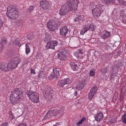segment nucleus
<instances>
[{
  "label": "nucleus",
  "mask_w": 126,
  "mask_h": 126,
  "mask_svg": "<svg viewBox=\"0 0 126 126\" xmlns=\"http://www.w3.org/2000/svg\"><path fill=\"white\" fill-rule=\"evenodd\" d=\"M44 95L46 98H50L52 96L51 93L48 90L45 91Z\"/></svg>",
  "instance_id": "4be33fe9"
},
{
  "label": "nucleus",
  "mask_w": 126,
  "mask_h": 126,
  "mask_svg": "<svg viewBox=\"0 0 126 126\" xmlns=\"http://www.w3.org/2000/svg\"><path fill=\"white\" fill-rule=\"evenodd\" d=\"M63 113V110L61 109L59 110H51L48 112L44 117L43 119H45L48 118H49L51 117L54 116L56 115L59 114L60 116L62 115Z\"/></svg>",
  "instance_id": "0eeeda50"
},
{
  "label": "nucleus",
  "mask_w": 126,
  "mask_h": 126,
  "mask_svg": "<svg viewBox=\"0 0 126 126\" xmlns=\"http://www.w3.org/2000/svg\"><path fill=\"white\" fill-rule=\"evenodd\" d=\"M82 55V53L80 52H76L75 54V56L77 58L81 57Z\"/></svg>",
  "instance_id": "c756f323"
},
{
  "label": "nucleus",
  "mask_w": 126,
  "mask_h": 126,
  "mask_svg": "<svg viewBox=\"0 0 126 126\" xmlns=\"http://www.w3.org/2000/svg\"><path fill=\"white\" fill-rule=\"evenodd\" d=\"M17 126H27L25 123H21Z\"/></svg>",
  "instance_id": "58836bf2"
},
{
  "label": "nucleus",
  "mask_w": 126,
  "mask_h": 126,
  "mask_svg": "<svg viewBox=\"0 0 126 126\" xmlns=\"http://www.w3.org/2000/svg\"><path fill=\"white\" fill-rule=\"evenodd\" d=\"M0 69L2 71H7L9 70L8 64L3 63L0 65Z\"/></svg>",
  "instance_id": "dca6fc26"
},
{
  "label": "nucleus",
  "mask_w": 126,
  "mask_h": 126,
  "mask_svg": "<svg viewBox=\"0 0 126 126\" xmlns=\"http://www.w3.org/2000/svg\"><path fill=\"white\" fill-rule=\"evenodd\" d=\"M21 59L19 57H16L14 58L11 61L8 63L9 70L12 69H15L17 66L18 64L20 63Z\"/></svg>",
  "instance_id": "20e7f679"
},
{
  "label": "nucleus",
  "mask_w": 126,
  "mask_h": 126,
  "mask_svg": "<svg viewBox=\"0 0 126 126\" xmlns=\"http://www.w3.org/2000/svg\"><path fill=\"white\" fill-rule=\"evenodd\" d=\"M40 9L41 10V8H40Z\"/></svg>",
  "instance_id": "5fc2aeb1"
},
{
  "label": "nucleus",
  "mask_w": 126,
  "mask_h": 126,
  "mask_svg": "<svg viewBox=\"0 0 126 126\" xmlns=\"http://www.w3.org/2000/svg\"><path fill=\"white\" fill-rule=\"evenodd\" d=\"M60 33L63 36H65L67 33L68 30L66 27H63L60 30Z\"/></svg>",
  "instance_id": "6ab92c4d"
},
{
  "label": "nucleus",
  "mask_w": 126,
  "mask_h": 126,
  "mask_svg": "<svg viewBox=\"0 0 126 126\" xmlns=\"http://www.w3.org/2000/svg\"><path fill=\"white\" fill-rule=\"evenodd\" d=\"M66 53V51L63 50L58 52V58L61 60H65L66 57V55L65 54Z\"/></svg>",
  "instance_id": "4468645a"
},
{
  "label": "nucleus",
  "mask_w": 126,
  "mask_h": 126,
  "mask_svg": "<svg viewBox=\"0 0 126 126\" xmlns=\"http://www.w3.org/2000/svg\"><path fill=\"white\" fill-rule=\"evenodd\" d=\"M18 14V11L16 9L9 7H8L7 15L9 18L12 19H16V16Z\"/></svg>",
  "instance_id": "39448f33"
},
{
  "label": "nucleus",
  "mask_w": 126,
  "mask_h": 126,
  "mask_svg": "<svg viewBox=\"0 0 126 126\" xmlns=\"http://www.w3.org/2000/svg\"><path fill=\"white\" fill-rule=\"evenodd\" d=\"M50 36L49 35H46V36L44 38V40L45 41H48L50 40Z\"/></svg>",
  "instance_id": "2f4dec72"
},
{
  "label": "nucleus",
  "mask_w": 126,
  "mask_h": 126,
  "mask_svg": "<svg viewBox=\"0 0 126 126\" xmlns=\"http://www.w3.org/2000/svg\"><path fill=\"white\" fill-rule=\"evenodd\" d=\"M27 94L29 99L33 102L37 103L39 101V96L36 92L32 91H28Z\"/></svg>",
  "instance_id": "7ed1b4c3"
},
{
  "label": "nucleus",
  "mask_w": 126,
  "mask_h": 126,
  "mask_svg": "<svg viewBox=\"0 0 126 126\" xmlns=\"http://www.w3.org/2000/svg\"><path fill=\"white\" fill-rule=\"evenodd\" d=\"M26 54L28 55L29 53L30 52V47L27 44H26Z\"/></svg>",
  "instance_id": "cd10ccee"
},
{
  "label": "nucleus",
  "mask_w": 126,
  "mask_h": 126,
  "mask_svg": "<svg viewBox=\"0 0 126 126\" xmlns=\"http://www.w3.org/2000/svg\"><path fill=\"white\" fill-rule=\"evenodd\" d=\"M82 123L79 120V121L77 123V125L78 126H80V125L82 124Z\"/></svg>",
  "instance_id": "ea45409f"
},
{
  "label": "nucleus",
  "mask_w": 126,
  "mask_h": 126,
  "mask_svg": "<svg viewBox=\"0 0 126 126\" xmlns=\"http://www.w3.org/2000/svg\"><path fill=\"white\" fill-rule=\"evenodd\" d=\"M74 94L75 95L77 96V91H75L74 92Z\"/></svg>",
  "instance_id": "8fccbe9b"
},
{
  "label": "nucleus",
  "mask_w": 126,
  "mask_h": 126,
  "mask_svg": "<svg viewBox=\"0 0 126 126\" xmlns=\"http://www.w3.org/2000/svg\"><path fill=\"white\" fill-rule=\"evenodd\" d=\"M76 63V62H71L69 63V65L70 66L71 69L73 71H75L77 69L78 67Z\"/></svg>",
  "instance_id": "412c9836"
},
{
  "label": "nucleus",
  "mask_w": 126,
  "mask_h": 126,
  "mask_svg": "<svg viewBox=\"0 0 126 126\" xmlns=\"http://www.w3.org/2000/svg\"><path fill=\"white\" fill-rule=\"evenodd\" d=\"M117 120V118H113L111 119L110 120L109 119L110 122L111 123H115Z\"/></svg>",
  "instance_id": "473e14b6"
},
{
  "label": "nucleus",
  "mask_w": 126,
  "mask_h": 126,
  "mask_svg": "<svg viewBox=\"0 0 126 126\" xmlns=\"http://www.w3.org/2000/svg\"><path fill=\"white\" fill-rule=\"evenodd\" d=\"M11 115H12L13 116V114H11Z\"/></svg>",
  "instance_id": "603ef678"
},
{
  "label": "nucleus",
  "mask_w": 126,
  "mask_h": 126,
  "mask_svg": "<svg viewBox=\"0 0 126 126\" xmlns=\"http://www.w3.org/2000/svg\"><path fill=\"white\" fill-rule=\"evenodd\" d=\"M94 29V25L86 24L83 26V28L80 32V34L83 35L85 32L89 30L91 31H93Z\"/></svg>",
  "instance_id": "9d476101"
},
{
  "label": "nucleus",
  "mask_w": 126,
  "mask_h": 126,
  "mask_svg": "<svg viewBox=\"0 0 126 126\" xmlns=\"http://www.w3.org/2000/svg\"><path fill=\"white\" fill-rule=\"evenodd\" d=\"M102 36L104 39L108 38L110 35V33L106 31H103L102 32Z\"/></svg>",
  "instance_id": "aec40b11"
},
{
  "label": "nucleus",
  "mask_w": 126,
  "mask_h": 126,
  "mask_svg": "<svg viewBox=\"0 0 126 126\" xmlns=\"http://www.w3.org/2000/svg\"><path fill=\"white\" fill-rule=\"evenodd\" d=\"M71 82V80L68 78L60 80L59 81L58 85V86L63 87L66 85L69 84Z\"/></svg>",
  "instance_id": "ddd939ff"
},
{
  "label": "nucleus",
  "mask_w": 126,
  "mask_h": 126,
  "mask_svg": "<svg viewBox=\"0 0 126 126\" xmlns=\"http://www.w3.org/2000/svg\"><path fill=\"white\" fill-rule=\"evenodd\" d=\"M58 44V43L56 41H49L47 43L46 48L47 49L49 48L55 49V47Z\"/></svg>",
  "instance_id": "f8f14e48"
},
{
  "label": "nucleus",
  "mask_w": 126,
  "mask_h": 126,
  "mask_svg": "<svg viewBox=\"0 0 126 126\" xmlns=\"http://www.w3.org/2000/svg\"><path fill=\"white\" fill-rule=\"evenodd\" d=\"M84 16L82 15H77L74 19L75 22H81L84 19Z\"/></svg>",
  "instance_id": "a211bd4d"
},
{
  "label": "nucleus",
  "mask_w": 126,
  "mask_h": 126,
  "mask_svg": "<svg viewBox=\"0 0 126 126\" xmlns=\"http://www.w3.org/2000/svg\"><path fill=\"white\" fill-rule=\"evenodd\" d=\"M122 122L124 124H126V113L125 112L124 114L122 115L121 118Z\"/></svg>",
  "instance_id": "a878e982"
},
{
  "label": "nucleus",
  "mask_w": 126,
  "mask_h": 126,
  "mask_svg": "<svg viewBox=\"0 0 126 126\" xmlns=\"http://www.w3.org/2000/svg\"><path fill=\"white\" fill-rule=\"evenodd\" d=\"M120 125H118L117 126H119Z\"/></svg>",
  "instance_id": "864d4df0"
},
{
  "label": "nucleus",
  "mask_w": 126,
  "mask_h": 126,
  "mask_svg": "<svg viewBox=\"0 0 126 126\" xmlns=\"http://www.w3.org/2000/svg\"><path fill=\"white\" fill-rule=\"evenodd\" d=\"M95 70L94 69H92L90 71L89 75L90 76H93L95 75Z\"/></svg>",
  "instance_id": "c85d7f7f"
},
{
  "label": "nucleus",
  "mask_w": 126,
  "mask_h": 126,
  "mask_svg": "<svg viewBox=\"0 0 126 126\" xmlns=\"http://www.w3.org/2000/svg\"><path fill=\"white\" fill-rule=\"evenodd\" d=\"M33 36H31L30 35H29L27 36V37L29 40H31L32 38H33Z\"/></svg>",
  "instance_id": "a19ab883"
},
{
  "label": "nucleus",
  "mask_w": 126,
  "mask_h": 126,
  "mask_svg": "<svg viewBox=\"0 0 126 126\" xmlns=\"http://www.w3.org/2000/svg\"><path fill=\"white\" fill-rule=\"evenodd\" d=\"M103 115L102 113L100 112H98L97 113L94 115V117L95 120L97 121H100L103 118Z\"/></svg>",
  "instance_id": "f3484780"
},
{
  "label": "nucleus",
  "mask_w": 126,
  "mask_h": 126,
  "mask_svg": "<svg viewBox=\"0 0 126 126\" xmlns=\"http://www.w3.org/2000/svg\"><path fill=\"white\" fill-rule=\"evenodd\" d=\"M86 120L85 118L84 117L82 119L80 120V121L82 123L83 122Z\"/></svg>",
  "instance_id": "de8ad7c7"
},
{
  "label": "nucleus",
  "mask_w": 126,
  "mask_h": 126,
  "mask_svg": "<svg viewBox=\"0 0 126 126\" xmlns=\"http://www.w3.org/2000/svg\"><path fill=\"white\" fill-rule=\"evenodd\" d=\"M107 69L106 67H105L102 69V72L104 74H105L107 73Z\"/></svg>",
  "instance_id": "c9c22d12"
},
{
  "label": "nucleus",
  "mask_w": 126,
  "mask_h": 126,
  "mask_svg": "<svg viewBox=\"0 0 126 126\" xmlns=\"http://www.w3.org/2000/svg\"><path fill=\"white\" fill-rule=\"evenodd\" d=\"M97 90V88L96 86H94L91 89L90 92L95 94Z\"/></svg>",
  "instance_id": "bb28decb"
},
{
  "label": "nucleus",
  "mask_w": 126,
  "mask_h": 126,
  "mask_svg": "<svg viewBox=\"0 0 126 126\" xmlns=\"http://www.w3.org/2000/svg\"><path fill=\"white\" fill-rule=\"evenodd\" d=\"M59 123H56V124L54 125L55 126H58L59 125Z\"/></svg>",
  "instance_id": "3c124183"
},
{
  "label": "nucleus",
  "mask_w": 126,
  "mask_h": 126,
  "mask_svg": "<svg viewBox=\"0 0 126 126\" xmlns=\"http://www.w3.org/2000/svg\"><path fill=\"white\" fill-rule=\"evenodd\" d=\"M119 52H117L115 53V55L116 57H118L119 55Z\"/></svg>",
  "instance_id": "c03bdc74"
},
{
  "label": "nucleus",
  "mask_w": 126,
  "mask_h": 126,
  "mask_svg": "<svg viewBox=\"0 0 126 126\" xmlns=\"http://www.w3.org/2000/svg\"><path fill=\"white\" fill-rule=\"evenodd\" d=\"M2 50V45L0 43V52Z\"/></svg>",
  "instance_id": "79ce46f5"
},
{
  "label": "nucleus",
  "mask_w": 126,
  "mask_h": 126,
  "mask_svg": "<svg viewBox=\"0 0 126 126\" xmlns=\"http://www.w3.org/2000/svg\"><path fill=\"white\" fill-rule=\"evenodd\" d=\"M75 84L76 85L75 88L80 90L83 88L84 84L83 82L79 81L75 83Z\"/></svg>",
  "instance_id": "2eb2a0df"
},
{
  "label": "nucleus",
  "mask_w": 126,
  "mask_h": 126,
  "mask_svg": "<svg viewBox=\"0 0 126 126\" xmlns=\"http://www.w3.org/2000/svg\"><path fill=\"white\" fill-rule=\"evenodd\" d=\"M68 2L66 4H69L71 5V8L73 9V11H76L79 1V0H66Z\"/></svg>",
  "instance_id": "6e6552de"
},
{
  "label": "nucleus",
  "mask_w": 126,
  "mask_h": 126,
  "mask_svg": "<svg viewBox=\"0 0 126 126\" xmlns=\"http://www.w3.org/2000/svg\"><path fill=\"white\" fill-rule=\"evenodd\" d=\"M115 67H116V68H117V69L118 68V65H115V66H114V67L113 68V69H114L115 68Z\"/></svg>",
  "instance_id": "09e8293b"
},
{
  "label": "nucleus",
  "mask_w": 126,
  "mask_h": 126,
  "mask_svg": "<svg viewBox=\"0 0 126 126\" xmlns=\"http://www.w3.org/2000/svg\"><path fill=\"white\" fill-rule=\"evenodd\" d=\"M48 78L50 80L53 79L54 78H57L56 75L55 74L53 70L52 72H51V73L50 76Z\"/></svg>",
  "instance_id": "393cba45"
},
{
  "label": "nucleus",
  "mask_w": 126,
  "mask_h": 126,
  "mask_svg": "<svg viewBox=\"0 0 126 126\" xmlns=\"http://www.w3.org/2000/svg\"><path fill=\"white\" fill-rule=\"evenodd\" d=\"M16 43H17L16 44L18 45V47H20L21 46V45L19 43V42L18 41H17Z\"/></svg>",
  "instance_id": "49530a36"
},
{
  "label": "nucleus",
  "mask_w": 126,
  "mask_h": 126,
  "mask_svg": "<svg viewBox=\"0 0 126 126\" xmlns=\"http://www.w3.org/2000/svg\"><path fill=\"white\" fill-rule=\"evenodd\" d=\"M53 70L54 71V73L56 75V77L57 76H59V72L61 71L60 69L58 68H54L53 69Z\"/></svg>",
  "instance_id": "b1692460"
},
{
  "label": "nucleus",
  "mask_w": 126,
  "mask_h": 126,
  "mask_svg": "<svg viewBox=\"0 0 126 126\" xmlns=\"http://www.w3.org/2000/svg\"><path fill=\"white\" fill-rule=\"evenodd\" d=\"M94 94L90 92L88 94V97L89 99H91Z\"/></svg>",
  "instance_id": "7c9ffc66"
},
{
  "label": "nucleus",
  "mask_w": 126,
  "mask_h": 126,
  "mask_svg": "<svg viewBox=\"0 0 126 126\" xmlns=\"http://www.w3.org/2000/svg\"><path fill=\"white\" fill-rule=\"evenodd\" d=\"M118 2L126 5V2L122 0H118Z\"/></svg>",
  "instance_id": "72a5a7b5"
},
{
  "label": "nucleus",
  "mask_w": 126,
  "mask_h": 126,
  "mask_svg": "<svg viewBox=\"0 0 126 126\" xmlns=\"http://www.w3.org/2000/svg\"><path fill=\"white\" fill-rule=\"evenodd\" d=\"M34 9V7L33 6H30L28 9V10L30 13L32 12Z\"/></svg>",
  "instance_id": "f704fd0d"
},
{
  "label": "nucleus",
  "mask_w": 126,
  "mask_h": 126,
  "mask_svg": "<svg viewBox=\"0 0 126 126\" xmlns=\"http://www.w3.org/2000/svg\"><path fill=\"white\" fill-rule=\"evenodd\" d=\"M31 73L33 74H35V70L33 69H31Z\"/></svg>",
  "instance_id": "a18cd8bd"
},
{
  "label": "nucleus",
  "mask_w": 126,
  "mask_h": 126,
  "mask_svg": "<svg viewBox=\"0 0 126 126\" xmlns=\"http://www.w3.org/2000/svg\"><path fill=\"white\" fill-rule=\"evenodd\" d=\"M3 22L2 20L0 19V28H1L2 27Z\"/></svg>",
  "instance_id": "4c0bfd02"
},
{
  "label": "nucleus",
  "mask_w": 126,
  "mask_h": 126,
  "mask_svg": "<svg viewBox=\"0 0 126 126\" xmlns=\"http://www.w3.org/2000/svg\"><path fill=\"white\" fill-rule=\"evenodd\" d=\"M40 6V7L44 10L48 9L50 6L49 2L46 0L41 1Z\"/></svg>",
  "instance_id": "9b49d317"
},
{
  "label": "nucleus",
  "mask_w": 126,
  "mask_h": 126,
  "mask_svg": "<svg viewBox=\"0 0 126 126\" xmlns=\"http://www.w3.org/2000/svg\"><path fill=\"white\" fill-rule=\"evenodd\" d=\"M71 7V5L68 4H65L63 5L59 12L60 15L62 16H65L69 11H72L73 12H75V11H73V9Z\"/></svg>",
  "instance_id": "423d86ee"
},
{
  "label": "nucleus",
  "mask_w": 126,
  "mask_h": 126,
  "mask_svg": "<svg viewBox=\"0 0 126 126\" xmlns=\"http://www.w3.org/2000/svg\"><path fill=\"white\" fill-rule=\"evenodd\" d=\"M58 21L56 19H52L50 20L47 23V26L50 30L53 31L54 29L53 26L56 27L58 26Z\"/></svg>",
  "instance_id": "1a4fd4ad"
},
{
  "label": "nucleus",
  "mask_w": 126,
  "mask_h": 126,
  "mask_svg": "<svg viewBox=\"0 0 126 126\" xmlns=\"http://www.w3.org/2000/svg\"><path fill=\"white\" fill-rule=\"evenodd\" d=\"M23 98L21 89L16 88L12 91L10 99L11 103L13 104L18 99H22Z\"/></svg>",
  "instance_id": "f257e3e1"
},
{
  "label": "nucleus",
  "mask_w": 126,
  "mask_h": 126,
  "mask_svg": "<svg viewBox=\"0 0 126 126\" xmlns=\"http://www.w3.org/2000/svg\"><path fill=\"white\" fill-rule=\"evenodd\" d=\"M90 6L92 9L93 14L95 17H99L102 12L105 9L104 6L100 5L96 6L94 4H91Z\"/></svg>",
  "instance_id": "f03ea898"
},
{
  "label": "nucleus",
  "mask_w": 126,
  "mask_h": 126,
  "mask_svg": "<svg viewBox=\"0 0 126 126\" xmlns=\"http://www.w3.org/2000/svg\"><path fill=\"white\" fill-rule=\"evenodd\" d=\"M103 3L105 4H110L111 3H113L115 2V0H101Z\"/></svg>",
  "instance_id": "5701e85b"
},
{
  "label": "nucleus",
  "mask_w": 126,
  "mask_h": 126,
  "mask_svg": "<svg viewBox=\"0 0 126 126\" xmlns=\"http://www.w3.org/2000/svg\"><path fill=\"white\" fill-rule=\"evenodd\" d=\"M1 41L3 43H5L6 42V40L5 38H2Z\"/></svg>",
  "instance_id": "e433bc0d"
},
{
  "label": "nucleus",
  "mask_w": 126,
  "mask_h": 126,
  "mask_svg": "<svg viewBox=\"0 0 126 126\" xmlns=\"http://www.w3.org/2000/svg\"><path fill=\"white\" fill-rule=\"evenodd\" d=\"M1 126H8V125L7 123H4Z\"/></svg>",
  "instance_id": "37998d69"
}]
</instances>
